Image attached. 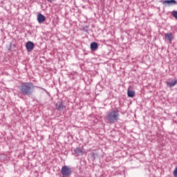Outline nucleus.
<instances>
[{
    "mask_svg": "<svg viewBox=\"0 0 177 177\" xmlns=\"http://www.w3.org/2000/svg\"><path fill=\"white\" fill-rule=\"evenodd\" d=\"M35 86L31 82H24L19 87L20 93L24 96H30L34 92Z\"/></svg>",
    "mask_w": 177,
    "mask_h": 177,
    "instance_id": "1",
    "label": "nucleus"
},
{
    "mask_svg": "<svg viewBox=\"0 0 177 177\" xmlns=\"http://www.w3.org/2000/svg\"><path fill=\"white\" fill-rule=\"evenodd\" d=\"M106 120L109 124H114L120 120V112L118 111H111L107 113Z\"/></svg>",
    "mask_w": 177,
    "mask_h": 177,
    "instance_id": "2",
    "label": "nucleus"
},
{
    "mask_svg": "<svg viewBox=\"0 0 177 177\" xmlns=\"http://www.w3.org/2000/svg\"><path fill=\"white\" fill-rule=\"evenodd\" d=\"M71 167L70 166H63L61 169V174L63 177H68L71 175Z\"/></svg>",
    "mask_w": 177,
    "mask_h": 177,
    "instance_id": "3",
    "label": "nucleus"
},
{
    "mask_svg": "<svg viewBox=\"0 0 177 177\" xmlns=\"http://www.w3.org/2000/svg\"><path fill=\"white\" fill-rule=\"evenodd\" d=\"M26 48L28 52H31L34 49V43L32 41H28L26 44Z\"/></svg>",
    "mask_w": 177,
    "mask_h": 177,
    "instance_id": "4",
    "label": "nucleus"
},
{
    "mask_svg": "<svg viewBox=\"0 0 177 177\" xmlns=\"http://www.w3.org/2000/svg\"><path fill=\"white\" fill-rule=\"evenodd\" d=\"M46 20V18L42 14H38L37 15V21L41 24V23H44Z\"/></svg>",
    "mask_w": 177,
    "mask_h": 177,
    "instance_id": "5",
    "label": "nucleus"
},
{
    "mask_svg": "<svg viewBox=\"0 0 177 177\" xmlns=\"http://www.w3.org/2000/svg\"><path fill=\"white\" fill-rule=\"evenodd\" d=\"M64 109H66V106L63 104V102H59L56 104V109L59 110V111H62Z\"/></svg>",
    "mask_w": 177,
    "mask_h": 177,
    "instance_id": "6",
    "label": "nucleus"
},
{
    "mask_svg": "<svg viewBox=\"0 0 177 177\" xmlns=\"http://www.w3.org/2000/svg\"><path fill=\"white\" fill-rule=\"evenodd\" d=\"M74 152L75 156H82V154H84V151L80 147L75 148Z\"/></svg>",
    "mask_w": 177,
    "mask_h": 177,
    "instance_id": "7",
    "label": "nucleus"
},
{
    "mask_svg": "<svg viewBox=\"0 0 177 177\" xmlns=\"http://www.w3.org/2000/svg\"><path fill=\"white\" fill-rule=\"evenodd\" d=\"M166 84L167 86H169V88H172L173 86H175V85L177 84V79H174L171 82H167Z\"/></svg>",
    "mask_w": 177,
    "mask_h": 177,
    "instance_id": "8",
    "label": "nucleus"
},
{
    "mask_svg": "<svg viewBox=\"0 0 177 177\" xmlns=\"http://www.w3.org/2000/svg\"><path fill=\"white\" fill-rule=\"evenodd\" d=\"M177 2L175 0H165L163 1V5H176Z\"/></svg>",
    "mask_w": 177,
    "mask_h": 177,
    "instance_id": "9",
    "label": "nucleus"
},
{
    "mask_svg": "<svg viewBox=\"0 0 177 177\" xmlns=\"http://www.w3.org/2000/svg\"><path fill=\"white\" fill-rule=\"evenodd\" d=\"M98 47H99V45L96 42H93L90 45V48L93 51L97 50Z\"/></svg>",
    "mask_w": 177,
    "mask_h": 177,
    "instance_id": "10",
    "label": "nucleus"
},
{
    "mask_svg": "<svg viewBox=\"0 0 177 177\" xmlns=\"http://www.w3.org/2000/svg\"><path fill=\"white\" fill-rule=\"evenodd\" d=\"M165 38H166V39H167L168 41H172L173 39V36H172V33H165Z\"/></svg>",
    "mask_w": 177,
    "mask_h": 177,
    "instance_id": "11",
    "label": "nucleus"
},
{
    "mask_svg": "<svg viewBox=\"0 0 177 177\" xmlns=\"http://www.w3.org/2000/svg\"><path fill=\"white\" fill-rule=\"evenodd\" d=\"M127 96L129 97H133L135 96V91H131V90H128L127 91Z\"/></svg>",
    "mask_w": 177,
    "mask_h": 177,
    "instance_id": "12",
    "label": "nucleus"
},
{
    "mask_svg": "<svg viewBox=\"0 0 177 177\" xmlns=\"http://www.w3.org/2000/svg\"><path fill=\"white\" fill-rule=\"evenodd\" d=\"M171 15L175 17V19H177V11H175V10L172 11Z\"/></svg>",
    "mask_w": 177,
    "mask_h": 177,
    "instance_id": "13",
    "label": "nucleus"
},
{
    "mask_svg": "<svg viewBox=\"0 0 177 177\" xmlns=\"http://www.w3.org/2000/svg\"><path fill=\"white\" fill-rule=\"evenodd\" d=\"M48 2H52L53 0H47Z\"/></svg>",
    "mask_w": 177,
    "mask_h": 177,
    "instance_id": "14",
    "label": "nucleus"
}]
</instances>
